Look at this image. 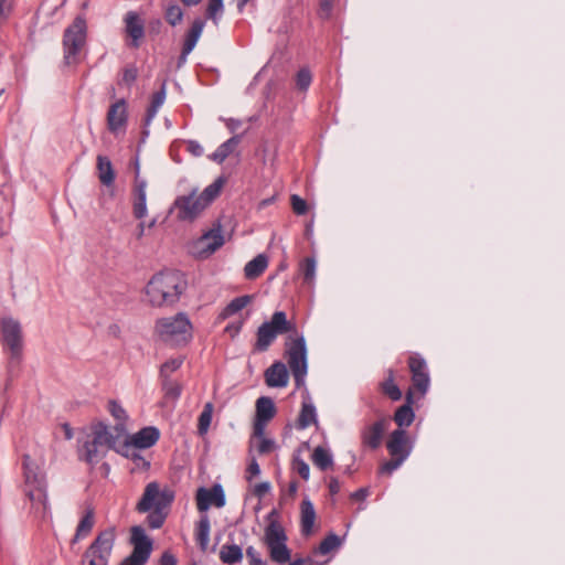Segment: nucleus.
Here are the masks:
<instances>
[{
    "instance_id": "nucleus-1",
    "label": "nucleus",
    "mask_w": 565,
    "mask_h": 565,
    "mask_svg": "<svg viewBox=\"0 0 565 565\" xmlns=\"http://www.w3.org/2000/svg\"><path fill=\"white\" fill-rule=\"evenodd\" d=\"M286 333H288L285 343L287 362L295 384L299 388L305 385L308 371L307 345L303 335L299 334L296 324L288 320L285 311H275L269 321H265L258 327L254 350L267 351L278 335Z\"/></svg>"
},
{
    "instance_id": "nucleus-2",
    "label": "nucleus",
    "mask_w": 565,
    "mask_h": 565,
    "mask_svg": "<svg viewBox=\"0 0 565 565\" xmlns=\"http://www.w3.org/2000/svg\"><path fill=\"white\" fill-rule=\"evenodd\" d=\"M224 183L225 179L218 177L201 193H198V190L193 189L189 194L178 196L170 212L175 213V217L179 221H194L220 195Z\"/></svg>"
},
{
    "instance_id": "nucleus-3",
    "label": "nucleus",
    "mask_w": 565,
    "mask_h": 565,
    "mask_svg": "<svg viewBox=\"0 0 565 565\" xmlns=\"http://www.w3.org/2000/svg\"><path fill=\"white\" fill-rule=\"evenodd\" d=\"M186 281L178 271H162L154 275L146 287V296L153 307L170 306L179 301Z\"/></svg>"
},
{
    "instance_id": "nucleus-4",
    "label": "nucleus",
    "mask_w": 565,
    "mask_h": 565,
    "mask_svg": "<svg viewBox=\"0 0 565 565\" xmlns=\"http://www.w3.org/2000/svg\"><path fill=\"white\" fill-rule=\"evenodd\" d=\"M120 435H114L104 422H94L78 447V457L89 465L97 463L107 450L114 449Z\"/></svg>"
},
{
    "instance_id": "nucleus-5",
    "label": "nucleus",
    "mask_w": 565,
    "mask_h": 565,
    "mask_svg": "<svg viewBox=\"0 0 565 565\" xmlns=\"http://www.w3.org/2000/svg\"><path fill=\"white\" fill-rule=\"evenodd\" d=\"M22 466L25 479V494L31 501L35 513L44 518L49 512L45 478L29 455L23 456Z\"/></svg>"
},
{
    "instance_id": "nucleus-6",
    "label": "nucleus",
    "mask_w": 565,
    "mask_h": 565,
    "mask_svg": "<svg viewBox=\"0 0 565 565\" xmlns=\"http://www.w3.org/2000/svg\"><path fill=\"white\" fill-rule=\"evenodd\" d=\"M154 332L161 341L179 345L188 343L192 339V323L185 313L179 312L172 317L158 319Z\"/></svg>"
},
{
    "instance_id": "nucleus-7",
    "label": "nucleus",
    "mask_w": 565,
    "mask_h": 565,
    "mask_svg": "<svg viewBox=\"0 0 565 565\" xmlns=\"http://www.w3.org/2000/svg\"><path fill=\"white\" fill-rule=\"evenodd\" d=\"M268 524L264 531V543L268 548L269 557L274 563L286 564L291 558V552L287 546V534L277 519L276 510L268 516Z\"/></svg>"
},
{
    "instance_id": "nucleus-8",
    "label": "nucleus",
    "mask_w": 565,
    "mask_h": 565,
    "mask_svg": "<svg viewBox=\"0 0 565 565\" xmlns=\"http://www.w3.org/2000/svg\"><path fill=\"white\" fill-rule=\"evenodd\" d=\"M86 42V21L77 17L66 28L63 35L64 63L66 65L78 62V53Z\"/></svg>"
},
{
    "instance_id": "nucleus-9",
    "label": "nucleus",
    "mask_w": 565,
    "mask_h": 565,
    "mask_svg": "<svg viewBox=\"0 0 565 565\" xmlns=\"http://www.w3.org/2000/svg\"><path fill=\"white\" fill-rule=\"evenodd\" d=\"M116 540L115 527H108L98 533L84 553L88 565H108Z\"/></svg>"
},
{
    "instance_id": "nucleus-10",
    "label": "nucleus",
    "mask_w": 565,
    "mask_h": 565,
    "mask_svg": "<svg viewBox=\"0 0 565 565\" xmlns=\"http://www.w3.org/2000/svg\"><path fill=\"white\" fill-rule=\"evenodd\" d=\"M174 500V492L170 488H160L156 481L149 482L136 505L139 513H146L157 508H169Z\"/></svg>"
},
{
    "instance_id": "nucleus-11",
    "label": "nucleus",
    "mask_w": 565,
    "mask_h": 565,
    "mask_svg": "<svg viewBox=\"0 0 565 565\" xmlns=\"http://www.w3.org/2000/svg\"><path fill=\"white\" fill-rule=\"evenodd\" d=\"M408 367L412 374V386L408 390H413L414 396L422 398L430 384L427 363L419 354L413 353L408 358Z\"/></svg>"
},
{
    "instance_id": "nucleus-12",
    "label": "nucleus",
    "mask_w": 565,
    "mask_h": 565,
    "mask_svg": "<svg viewBox=\"0 0 565 565\" xmlns=\"http://www.w3.org/2000/svg\"><path fill=\"white\" fill-rule=\"evenodd\" d=\"M390 424L387 417H381L376 422L365 425L360 433L362 446L371 450L380 448Z\"/></svg>"
},
{
    "instance_id": "nucleus-13",
    "label": "nucleus",
    "mask_w": 565,
    "mask_h": 565,
    "mask_svg": "<svg viewBox=\"0 0 565 565\" xmlns=\"http://www.w3.org/2000/svg\"><path fill=\"white\" fill-rule=\"evenodd\" d=\"M196 508L200 512H206L211 505L223 508L226 503L223 487L218 483L207 489L201 487L195 494Z\"/></svg>"
},
{
    "instance_id": "nucleus-14",
    "label": "nucleus",
    "mask_w": 565,
    "mask_h": 565,
    "mask_svg": "<svg viewBox=\"0 0 565 565\" xmlns=\"http://www.w3.org/2000/svg\"><path fill=\"white\" fill-rule=\"evenodd\" d=\"M2 341L10 349L13 356H19L22 349V331L20 323L12 318L1 321Z\"/></svg>"
},
{
    "instance_id": "nucleus-15",
    "label": "nucleus",
    "mask_w": 565,
    "mask_h": 565,
    "mask_svg": "<svg viewBox=\"0 0 565 565\" xmlns=\"http://www.w3.org/2000/svg\"><path fill=\"white\" fill-rule=\"evenodd\" d=\"M386 448L391 457H398L406 460L412 451V444L408 439L406 430H393L386 441Z\"/></svg>"
},
{
    "instance_id": "nucleus-16",
    "label": "nucleus",
    "mask_w": 565,
    "mask_h": 565,
    "mask_svg": "<svg viewBox=\"0 0 565 565\" xmlns=\"http://www.w3.org/2000/svg\"><path fill=\"white\" fill-rule=\"evenodd\" d=\"M128 121L127 103L124 98L110 105L107 111V127L113 134L125 129Z\"/></svg>"
},
{
    "instance_id": "nucleus-17",
    "label": "nucleus",
    "mask_w": 565,
    "mask_h": 565,
    "mask_svg": "<svg viewBox=\"0 0 565 565\" xmlns=\"http://www.w3.org/2000/svg\"><path fill=\"white\" fill-rule=\"evenodd\" d=\"M146 189L147 182L139 178V172L137 171L132 188V213L137 220H142L148 213Z\"/></svg>"
},
{
    "instance_id": "nucleus-18",
    "label": "nucleus",
    "mask_w": 565,
    "mask_h": 565,
    "mask_svg": "<svg viewBox=\"0 0 565 565\" xmlns=\"http://www.w3.org/2000/svg\"><path fill=\"white\" fill-rule=\"evenodd\" d=\"M416 397L417 396H414L413 390H408L406 392L405 404H403L396 409L393 417L395 424L398 426L397 429L408 427L414 422L415 413L413 411L412 405L414 404Z\"/></svg>"
},
{
    "instance_id": "nucleus-19",
    "label": "nucleus",
    "mask_w": 565,
    "mask_h": 565,
    "mask_svg": "<svg viewBox=\"0 0 565 565\" xmlns=\"http://www.w3.org/2000/svg\"><path fill=\"white\" fill-rule=\"evenodd\" d=\"M126 32L131 38V45L139 46L140 40L145 35V24L139 14L135 11H128L125 17Z\"/></svg>"
},
{
    "instance_id": "nucleus-20",
    "label": "nucleus",
    "mask_w": 565,
    "mask_h": 565,
    "mask_svg": "<svg viewBox=\"0 0 565 565\" xmlns=\"http://www.w3.org/2000/svg\"><path fill=\"white\" fill-rule=\"evenodd\" d=\"M224 244V237L222 235L221 225L213 227L201 236L198 245L201 247V253L205 255L213 254Z\"/></svg>"
},
{
    "instance_id": "nucleus-21",
    "label": "nucleus",
    "mask_w": 565,
    "mask_h": 565,
    "mask_svg": "<svg viewBox=\"0 0 565 565\" xmlns=\"http://www.w3.org/2000/svg\"><path fill=\"white\" fill-rule=\"evenodd\" d=\"M288 379V370L281 362H275L265 372V382L269 387H285Z\"/></svg>"
},
{
    "instance_id": "nucleus-22",
    "label": "nucleus",
    "mask_w": 565,
    "mask_h": 565,
    "mask_svg": "<svg viewBox=\"0 0 565 565\" xmlns=\"http://www.w3.org/2000/svg\"><path fill=\"white\" fill-rule=\"evenodd\" d=\"M159 429L153 426H148L132 435L129 443L139 449H146L152 447L159 440Z\"/></svg>"
},
{
    "instance_id": "nucleus-23",
    "label": "nucleus",
    "mask_w": 565,
    "mask_h": 565,
    "mask_svg": "<svg viewBox=\"0 0 565 565\" xmlns=\"http://www.w3.org/2000/svg\"><path fill=\"white\" fill-rule=\"evenodd\" d=\"M205 22L201 19H196L193 21L191 29L185 35V40L183 43L180 61L184 62L188 57V55L193 51L195 47L202 31L204 29Z\"/></svg>"
},
{
    "instance_id": "nucleus-24",
    "label": "nucleus",
    "mask_w": 565,
    "mask_h": 565,
    "mask_svg": "<svg viewBox=\"0 0 565 565\" xmlns=\"http://www.w3.org/2000/svg\"><path fill=\"white\" fill-rule=\"evenodd\" d=\"M316 521V511L312 502L309 499L302 500L300 504V525L301 533L306 536L310 535L313 531Z\"/></svg>"
},
{
    "instance_id": "nucleus-25",
    "label": "nucleus",
    "mask_w": 565,
    "mask_h": 565,
    "mask_svg": "<svg viewBox=\"0 0 565 565\" xmlns=\"http://www.w3.org/2000/svg\"><path fill=\"white\" fill-rule=\"evenodd\" d=\"M315 423H317L316 407L311 403L310 398L307 397L302 402L301 411L299 413L296 426L298 429H305Z\"/></svg>"
},
{
    "instance_id": "nucleus-26",
    "label": "nucleus",
    "mask_w": 565,
    "mask_h": 565,
    "mask_svg": "<svg viewBox=\"0 0 565 565\" xmlns=\"http://www.w3.org/2000/svg\"><path fill=\"white\" fill-rule=\"evenodd\" d=\"M95 524V512L92 507H88L85 511V514L79 520L76 533L72 540V543H76L78 540L86 537Z\"/></svg>"
},
{
    "instance_id": "nucleus-27",
    "label": "nucleus",
    "mask_w": 565,
    "mask_h": 565,
    "mask_svg": "<svg viewBox=\"0 0 565 565\" xmlns=\"http://www.w3.org/2000/svg\"><path fill=\"white\" fill-rule=\"evenodd\" d=\"M211 522L206 514L201 515L195 526V540L202 552H205L210 542Z\"/></svg>"
},
{
    "instance_id": "nucleus-28",
    "label": "nucleus",
    "mask_w": 565,
    "mask_h": 565,
    "mask_svg": "<svg viewBox=\"0 0 565 565\" xmlns=\"http://www.w3.org/2000/svg\"><path fill=\"white\" fill-rule=\"evenodd\" d=\"M97 171L99 181L106 185L110 186L115 181V171L113 169L111 161L105 156L97 157Z\"/></svg>"
},
{
    "instance_id": "nucleus-29",
    "label": "nucleus",
    "mask_w": 565,
    "mask_h": 565,
    "mask_svg": "<svg viewBox=\"0 0 565 565\" xmlns=\"http://www.w3.org/2000/svg\"><path fill=\"white\" fill-rule=\"evenodd\" d=\"M268 266V258L264 254L257 255L249 260L244 267V274L247 279H256Z\"/></svg>"
},
{
    "instance_id": "nucleus-30",
    "label": "nucleus",
    "mask_w": 565,
    "mask_h": 565,
    "mask_svg": "<svg viewBox=\"0 0 565 565\" xmlns=\"http://www.w3.org/2000/svg\"><path fill=\"white\" fill-rule=\"evenodd\" d=\"M241 142V136L235 135L222 145L217 147V149L210 156V159L222 163L225 159L236 149L238 143Z\"/></svg>"
},
{
    "instance_id": "nucleus-31",
    "label": "nucleus",
    "mask_w": 565,
    "mask_h": 565,
    "mask_svg": "<svg viewBox=\"0 0 565 565\" xmlns=\"http://www.w3.org/2000/svg\"><path fill=\"white\" fill-rule=\"evenodd\" d=\"M311 460L313 465L322 471L333 468V458L331 452L322 447L318 446L311 454Z\"/></svg>"
},
{
    "instance_id": "nucleus-32",
    "label": "nucleus",
    "mask_w": 565,
    "mask_h": 565,
    "mask_svg": "<svg viewBox=\"0 0 565 565\" xmlns=\"http://www.w3.org/2000/svg\"><path fill=\"white\" fill-rule=\"evenodd\" d=\"M150 556V547L148 544H137L134 546L132 553L126 557L120 565H145Z\"/></svg>"
},
{
    "instance_id": "nucleus-33",
    "label": "nucleus",
    "mask_w": 565,
    "mask_h": 565,
    "mask_svg": "<svg viewBox=\"0 0 565 565\" xmlns=\"http://www.w3.org/2000/svg\"><path fill=\"white\" fill-rule=\"evenodd\" d=\"M276 414L274 401L262 396L256 401V418L269 422Z\"/></svg>"
},
{
    "instance_id": "nucleus-34",
    "label": "nucleus",
    "mask_w": 565,
    "mask_h": 565,
    "mask_svg": "<svg viewBox=\"0 0 565 565\" xmlns=\"http://www.w3.org/2000/svg\"><path fill=\"white\" fill-rule=\"evenodd\" d=\"M108 412L117 420L115 426L116 433L121 435L125 431V424L128 419L126 411L117 401L113 399L108 402Z\"/></svg>"
},
{
    "instance_id": "nucleus-35",
    "label": "nucleus",
    "mask_w": 565,
    "mask_h": 565,
    "mask_svg": "<svg viewBox=\"0 0 565 565\" xmlns=\"http://www.w3.org/2000/svg\"><path fill=\"white\" fill-rule=\"evenodd\" d=\"M252 300L250 296H241L234 298L218 315V319L225 320L231 316L237 313L242 309H244Z\"/></svg>"
},
{
    "instance_id": "nucleus-36",
    "label": "nucleus",
    "mask_w": 565,
    "mask_h": 565,
    "mask_svg": "<svg viewBox=\"0 0 565 565\" xmlns=\"http://www.w3.org/2000/svg\"><path fill=\"white\" fill-rule=\"evenodd\" d=\"M381 388L382 392L394 402L399 401L403 396L402 391L395 384L394 372L392 370H388L387 377L381 383Z\"/></svg>"
},
{
    "instance_id": "nucleus-37",
    "label": "nucleus",
    "mask_w": 565,
    "mask_h": 565,
    "mask_svg": "<svg viewBox=\"0 0 565 565\" xmlns=\"http://www.w3.org/2000/svg\"><path fill=\"white\" fill-rule=\"evenodd\" d=\"M243 558L242 548L238 545L225 544L220 551V559L225 564L238 563Z\"/></svg>"
},
{
    "instance_id": "nucleus-38",
    "label": "nucleus",
    "mask_w": 565,
    "mask_h": 565,
    "mask_svg": "<svg viewBox=\"0 0 565 565\" xmlns=\"http://www.w3.org/2000/svg\"><path fill=\"white\" fill-rule=\"evenodd\" d=\"M164 99H166V86L163 84L161 89L159 92H156L152 95L151 104L147 109V115H146V119H145L146 125H149L151 122V120L156 117L158 109L161 107Z\"/></svg>"
},
{
    "instance_id": "nucleus-39",
    "label": "nucleus",
    "mask_w": 565,
    "mask_h": 565,
    "mask_svg": "<svg viewBox=\"0 0 565 565\" xmlns=\"http://www.w3.org/2000/svg\"><path fill=\"white\" fill-rule=\"evenodd\" d=\"M317 263L315 257H306L299 266V270L303 277V281L308 285L313 284L316 278Z\"/></svg>"
},
{
    "instance_id": "nucleus-40",
    "label": "nucleus",
    "mask_w": 565,
    "mask_h": 565,
    "mask_svg": "<svg viewBox=\"0 0 565 565\" xmlns=\"http://www.w3.org/2000/svg\"><path fill=\"white\" fill-rule=\"evenodd\" d=\"M340 545V537L334 533H330L320 542L318 547L315 548V554L326 555L338 548Z\"/></svg>"
},
{
    "instance_id": "nucleus-41",
    "label": "nucleus",
    "mask_w": 565,
    "mask_h": 565,
    "mask_svg": "<svg viewBox=\"0 0 565 565\" xmlns=\"http://www.w3.org/2000/svg\"><path fill=\"white\" fill-rule=\"evenodd\" d=\"M162 383V391L164 392V397L167 399H171L172 402H175L182 392L181 385L171 380L170 377H160Z\"/></svg>"
},
{
    "instance_id": "nucleus-42",
    "label": "nucleus",
    "mask_w": 565,
    "mask_h": 565,
    "mask_svg": "<svg viewBox=\"0 0 565 565\" xmlns=\"http://www.w3.org/2000/svg\"><path fill=\"white\" fill-rule=\"evenodd\" d=\"M138 447L132 446L131 443H125L122 447V455L130 458L137 467L148 468L150 463L138 452Z\"/></svg>"
},
{
    "instance_id": "nucleus-43",
    "label": "nucleus",
    "mask_w": 565,
    "mask_h": 565,
    "mask_svg": "<svg viewBox=\"0 0 565 565\" xmlns=\"http://www.w3.org/2000/svg\"><path fill=\"white\" fill-rule=\"evenodd\" d=\"M213 414V404L206 403L203 407L202 413L199 416L198 433L203 436L207 433Z\"/></svg>"
},
{
    "instance_id": "nucleus-44",
    "label": "nucleus",
    "mask_w": 565,
    "mask_h": 565,
    "mask_svg": "<svg viewBox=\"0 0 565 565\" xmlns=\"http://www.w3.org/2000/svg\"><path fill=\"white\" fill-rule=\"evenodd\" d=\"M169 508H157L154 510L149 511V515L147 516L148 524L151 529H160L168 515Z\"/></svg>"
},
{
    "instance_id": "nucleus-45",
    "label": "nucleus",
    "mask_w": 565,
    "mask_h": 565,
    "mask_svg": "<svg viewBox=\"0 0 565 565\" xmlns=\"http://www.w3.org/2000/svg\"><path fill=\"white\" fill-rule=\"evenodd\" d=\"M164 18L170 25L175 26L180 24L183 19V11L177 3H170L166 8Z\"/></svg>"
},
{
    "instance_id": "nucleus-46",
    "label": "nucleus",
    "mask_w": 565,
    "mask_h": 565,
    "mask_svg": "<svg viewBox=\"0 0 565 565\" xmlns=\"http://www.w3.org/2000/svg\"><path fill=\"white\" fill-rule=\"evenodd\" d=\"M224 11L223 0H209L206 8V18L212 20L215 25Z\"/></svg>"
},
{
    "instance_id": "nucleus-47",
    "label": "nucleus",
    "mask_w": 565,
    "mask_h": 565,
    "mask_svg": "<svg viewBox=\"0 0 565 565\" xmlns=\"http://www.w3.org/2000/svg\"><path fill=\"white\" fill-rule=\"evenodd\" d=\"M312 82L311 72L303 67L296 75V86L299 90L306 92Z\"/></svg>"
},
{
    "instance_id": "nucleus-48",
    "label": "nucleus",
    "mask_w": 565,
    "mask_h": 565,
    "mask_svg": "<svg viewBox=\"0 0 565 565\" xmlns=\"http://www.w3.org/2000/svg\"><path fill=\"white\" fill-rule=\"evenodd\" d=\"M131 540L134 546H136L137 544H148L150 551L152 550V542L147 537V535L145 534V530L140 526H134L131 529Z\"/></svg>"
},
{
    "instance_id": "nucleus-49",
    "label": "nucleus",
    "mask_w": 565,
    "mask_h": 565,
    "mask_svg": "<svg viewBox=\"0 0 565 565\" xmlns=\"http://www.w3.org/2000/svg\"><path fill=\"white\" fill-rule=\"evenodd\" d=\"M181 365V359H171L164 362L160 369V377H170V374L175 372Z\"/></svg>"
},
{
    "instance_id": "nucleus-50",
    "label": "nucleus",
    "mask_w": 565,
    "mask_h": 565,
    "mask_svg": "<svg viewBox=\"0 0 565 565\" xmlns=\"http://www.w3.org/2000/svg\"><path fill=\"white\" fill-rule=\"evenodd\" d=\"M404 461L405 460L403 458L391 457L390 460L385 461L380 467V472L384 475H392L396 469H398L402 466Z\"/></svg>"
},
{
    "instance_id": "nucleus-51",
    "label": "nucleus",
    "mask_w": 565,
    "mask_h": 565,
    "mask_svg": "<svg viewBox=\"0 0 565 565\" xmlns=\"http://www.w3.org/2000/svg\"><path fill=\"white\" fill-rule=\"evenodd\" d=\"M292 211L297 215H305L308 211L307 202L297 194H292L290 198Z\"/></svg>"
},
{
    "instance_id": "nucleus-52",
    "label": "nucleus",
    "mask_w": 565,
    "mask_h": 565,
    "mask_svg": "<svg viewBox=\"0 0 565 565\" xmlns=\"http://www.w3.org/2000/svg\"><path fill=\"white\" fill-rule=\"evenodd\" d=\"M294 469L298 472V475L302 479H305V480L309 479V476H310L309 465L301 458L297 457L294 459Z\"/></svg>"
},
{
    "instance_id": "nucleus-53",
    "label": "nucleus",
    "mask_w": 565,
    "mask_h": 565,
    "mask_svg": "<svg viewBox=\"0 0 565 565\" xmlns=\"http://www.w3.org/2000/svg\"><path fill=\"white\" fill-rule=\"evenodd\" d=\"M137 76H138V71L135 66H128L122 72V83H125L126 85H131L136 79H137Z\"/></svg>"
},
{
    "instance_id": "nucleus-54",
    "label": "nucleus",
    "mask_w": 565,
    "mask_h": 565,
    "mask_svg": "<svg viewBox=\"0 0 565 565\" xmlns=\"http://www.w3.org/2000/svg\"><path fill=\"white\" fill-rule=\"evenodd\" d=\"M276 448L275 441L273 439L263 437L259 439V444L257 446V450L259 454H269Z\"/></svg>"
},
{
    "instance_id": "nucleus-55",
    "label": "nucleus",
    "mask_w": 565,
    "mask_h": 565,
    "mask_svg": "<svg viewBox=\"0 0 565 565\" xmlns=\"http://www.w3.org/2000/svg\"><path fill=\"white\" fill-rule=\"evenodd\" d=\"M246 556L249 559L250 565H265L260 554L253 546H248L246 548Z\"/></svg>"
},
{
    "instance_id": "nucleus-56",
    "label": "nucleus",
    "mask_w": 565,
    "mask_h": 565,
    "mask_svg": "<svg viewBox=\"0 0 565 565\" xmlns=\"http://www.w3.org/2000/svg\"><path fill=\"white\" fill-rule=\"evenodd\" d=\"M267 420H262V419H258V418H255V423H254V437L260 439L264 437V434H265V427L267 425Z\"/></svg>"
},
{
    "instance_id": "nucleus-57",
    "label": "nucleus",
    "mask_w": 565,
    "mask_h": 565,
    "mask_svg": "<svg viewBox=\"0 0 565 565\" xmlns=\"http://www.w3.org/2000/svg\"><path fill=\"white\" fill-rule=\"evenodd\" d=\"M332 7H333V1L332 0H321L320 1V13H321V17L324 18V19H328L330 17V14H331Z\"/></svg>"
},
{
    "instance_id": "nucleus-58",
    "label": "nucleus",
    "mask_w": 565,
    "mask_h": 565,
    "mask_svg": "<svg viewBox=\"0 0 565 565\" xmlns=\"http://www.w3.org/2000/svg\"><path fill=\"white\" fill-rule=\"evenodd\" d=\"M186 148L195 157L203 154V147L195 140H190Z\"/></svg>"
},
{
    "instance_id": "nucleus-59",
    "label": "nucleus",
    "mask_w": 565,
    "mask_h": 565,
    "mask_svg": "<svg viewBox=\"0 0 565 565\" xmlns=\"http://www.w3.org/2000/svg\"><path fill=\"white\" fill-rule=\"evenodd\" d=\"M270 490V484L269 482H260L258 484L255 486L254 488V493L255 495L262 498L264 497L266 493H268Z\"/></svg>"
},
{
    "instance_id": "nucleus-60",
    "label": "nucleus",
    "mask_w": 565,
    "mask_h": 565,
    "mask_svg": "<svg viewBox=\"0 0 565 565\" xmlns=\"http://www.w3.org/2000/svg\"><path fill=\"white\" fill-rule=\"evenodd\" d=\"M242 326H243V322L242 321H238V322H234V323H230L226 328H225V331L232 337L234 338L235 335H237L242 329Z\"/></svg>"
},
{
    "instance_id": "nucleus-61",
    "label": "nucleus",
    "mask_w": 565,
    "mask_h": 565,
    "mask_svg": "<svg viewBox=\"0 0 565 565\" xmlns=\"http://www.w3.org/2000/svg\"><path fill=\"white\" fill-rule=\"evenodd\" d=\"M247 473L249 475L248 479H252L253 477H256L260 473L259 465L255 459H253L252 462L249 463L247 468Z\"/></svg>"
},
{
    "instance_id": "nucleus-62",
    "label": "nucleus",
    "mask_w": 565,
    "mask_h": 565,
    "mask_svg": "<svg viewBox=\"0 0 565 565\" xmlns=\"http://www.w3.org/2000/svg\"><path fill=\"white\" fill-rule=\"evenodd\" d=\"M11 10L9 0H0V19H6Z\"/></svg>"
},
{
    "instance_id": "nucleus-63",
    "label": "nucleus",
    "mask_w": 565,
    "mask_h": 565,
    "mask_svg": "<svg viewBox=\"0 0 565 565\" xmlns=\"http://www.w3.org/2000/svg\"><path fill=\"white\" fill-rule=\"evenodd\" d=\"M161 565H175L177 558L169 552H164L160 558Z\"/></svg>"
},
{
    "instance_id": "nucleus-64",
    "label": "nucleus",
    "mask_w": 565,
    "mask_h": 565,
    "mask_svg": "<svg viewBox=\"0 0 565 565\" xmlns=\"http://www.w3.org/2000/svg\"><path fill=\"white\" fill-rule=\"evenodd\" d=\"M369 495V490L366 488H361L352 493V499L354 500H364Z\"/></svg>"
}]
</instances>
